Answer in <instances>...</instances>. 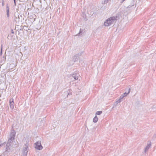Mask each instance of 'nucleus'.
Wrapping results in <instances>:
<instances>
[{
    "instance_id": "1",
    "label": "nucleus",
    "mask_w": 156,
    "mask_h": 156,
    "mask_svg": "<svg viewBox=\"0 0 156 156\" xmlns=\"http://www.w3.org/2000/svg\"><path fill=\"white\" fill-rule=\"evenodd\" d=\"M116 16H112L108 19L104 23L105 26L108 27L114 23L117 20Z\"/></svg>"
},
{
    "instance_id": "2",
    "label": "nucleus",
    "mask_w": 156,
    "mask_h": 156,
    "mask_svg": "<svg viewBox=\"0 0 156 156\" xmlns=\"http://www.w3.org/2000/svg\"><path fill=\"white\" fill-rule=\"evenodd\" d=\"M29 149V144L27 143L23 146L22 151V156H27Z\"/></svg>"
},
{
    "instance_id": "3",
    "label": "nucleus",
    "mask_w": 156,
    "mask_h": 156,
    "mask_svg": "<svg viewBox=\"0 0 156 156\" xmlns=\"http://www.w3.org/2000/svg\"><path fill=\"white\" fill-rule=\"evenodd\" d=\"M36 148L38 150H41L42 149L43 147L41 145V141H38L35 143Z\"/></svg>"
},
{
    "instance_id": "4",
    "label": "nucleus",
    "mask_w": 156,
    "mask_h": 156,
    "mask_svg": "<svg viewBox=\"0 0 156 156\" xmlns=\"http://www.w3.org/2000/svg\"><path fill=\"white\" fill-rule=\"evenodd\" d=\"M80 76V75L77 72H75L73 73L70 74L69 77H72L73 78H78Z\"/></svg>"
},
{
    "instance_id": "5",
    "label": "nucleus",
    "mask_w": 156,
    "mask_h": 156,
    "mask_svg": "<svg viewBox=\"0 0 156 156\" xmlns=\"http://www.w3.org/2000/svg\"><path fill=\"white\" fill-rule=\"evenodd\" d=\"M16 134V132L14 130H12L10 135V138L9 139L14 140Z\"/></svg>"
},
{
    "instance_id": "6",
    "label": "nucleus",
    "mask_w": 156,
    "mask_h": 156,
    "mask_svg": "<svg viewBox=\"0 0 156 156\" xmlns=\"http://www.w3.org/2000/svg\"><path fill=\"white\" fill-rule=\"evenodd\" d=\"M6 146L5 151L4 153L5 154H8V153L10 152L11 151V145H7V144H6Z\"/></svg>"
},
{
    "instance_id": "7",
    "label": "nucleus",
    "mask_w": 156,
    "mask_h": 156,
    "mask_svg": "<svg viewBox=\"0 0 156 156\" xmlns=\"http://www.w3.org/2000/svg\"><path fill=\"white\" fill-rule=\"evenodd\" d=\"M151 146V142H148L147 144L146 147L145 148L144 153H145L149 149Z\"/></svg>"
},
{
    "instance_id": "8",
    "label": "nucleus",
    "mask_w": 156,
    "mask_h": 156,
    "mask_svg": "<svg viewBox=\"0 0 156 156\" xmlns=\"http://www.w3.org/2000/svg\"><path fill=\"white\" fill-rule=\"evenodd\" d=\"M9 104L10 108L12 109H13L14 108V102L13 101V99H11L9 100Z\"/></svg>"
},
{
    "instance_id": "9",
    "label": "nucleus",
    "mask_w": 156,
    "mask_h": 156,
    "mask_svg": "<svg viewBox=\"0 0 156 156\" xmlns=\"http://www.w3.org/2000/svg\"><path fill=\"white\" fill-rule=\"evenodd\" d=\"M83 52H81L80 53L78 54L77 55H75L73 57V59L74 60V61H75L76 60H77L78 59V57L79 56V55H81V54Z\"/></svg>"
},
{
    "instance_id": "10",
    "label": "nucleus",
    "mask_w": 156,
    "mask_h": 156,
    "mask_svg": "<svg viewBox=\"0 0 156 156\" xmlns=\"http://www.w3.org/2000/svg\"><path fill=\"white\" fill-rule=\"evenodd\" d=\"M6 15L8 17H9V7L8 5H6Z\"/></svg>"
},
{
    "instance_id": "11",
    "label": "nucleus",
    "mask_w": 156,
    "mask_h": 156,
    "mask_svg": "<svg viewBox=\"0 0 156 156\" xmlns=\"http://www.w3.org/2000/svg\"><path fill=\"white\" fill-rule=\"evenodd\" d=\"M64 94L65 95H66L67 97L68 95H71L72 94L71 92L69 90L65 92L64 93Z\"/></svg>"
},
{
    "instance_id": "12",
    "label": "nucleus",
    "mask_w": 156,
    "mask_h": 156,
    "mask_svg": "<svg viewBox=\"0 0 156 156\" xmlns=\"http://www.w3.org/2000/svg\"><path fill=\"white\" fill-rule=\"evenodd\" d=\"M13 140H14L9 139L6 144H7V145H11V144L12 143Z\"/></svg>"
},
{
    "instance_id": "13",
    "label": "nucleus",
    "mask_w": 156,
    "mask_h": 156,
    "mask_svg": "<svg viewBox=\"0 0 156 156\" xmlns=\"http://www.w3.org/2000/svg\"><path fill=\"white\" fill-rule=\"evenodd\" d=\"M98 119L97 116L96 115L93 119V122L94 123H96L97 122Z\"/></svg>"
},
{
    "instance_id": "14",
    "label": "nucleus",
    "mask_w": 156,
    "mask_h": 156,
    "mask_svg": "<svg viewBox=\"0 0 156 156\" xmlns=\"http://www.w3.org/2000/svg\"><path fill=\"white\" fill-rule=\"evenodd\" d=\"M130 89H129L128 90V92H125L124 93L123 96H124V97L126 96L130 92Z\"/></svg>"
},
{
    "instance_id": "15",
    "label": "nucleus",
    "mask_w": 156,
    "mask_h": 156,
    "mask_svg": "<svg viewBox=\"0 0 156 156\" xmlns=\"http://www.w3.org/2000/svg\"><path fill=\"white\" fill-rule=\"evenodd\" d=\"M102 111H97L96 113V115H100L102 113Z\"/></svg>"
},
{
    "instance_id": "16",
    "label": "nucleus",
    "mask_w": 156,
    "mask_h": 156,
    "mask_svg": "<svg viewBox=\"0 0 156 156\" xmlns=\"http://www.w3.org/2000/svg\"><path fill=\"white\" fill-rule=\"evenodd\" d=\"M122 101V100H120V99H119L118 100H117L115 103H116V104H118L119 103H120V102H121Z\"/></svg>"
},
{
    "instance_id": "17",
    "label": "nucleus",
    "mask_w": 156,
    "mask_h": 156,
    "mask_svg": "<svg viewBox=\"0 0 156 156\" xmlns=\"http://www.w3.org/2000/svg\"><path fill=\"white\" fill-rule=\"evenodd\" d=\"M110 1V0H105L104 2L103 3V4H105L107 3L108 1Z\"/></svg>"
},
{
    "instance_id": "18",
    "label": "nucleus",
    "mask_w": 156,
    "mask_h": 156,
    "mask_svg": "<svg viewBox=\"0 0 156 156\" xmlns=\"http://www.w3.org/2000/svg\"><path fill=\"white\" fill-rule=\"evenodd\" d=\"M124 97V96L123 95H121L119 98V99L122 100V99Z\"/></svg>"
},
{
    "instance_id": "19",
    "label": "nucleus",
    "mask_w": 156,
    "mask_h": 156,
    "mask_svg": "<svg viewBox=\"0 0 156 156\" xmlns=\"http://www.w3.org/2000/svg\"><path fill=\"white\" fill-rule=\"evenodd\" d=\"M6 142H4V143H2V144H0V147H1L2 145H4L5 144Z\"/></svg>"
},
{
    "instance_id": "20",
    "label": "nucleus",
    "mask_w": 156,
    "mask_h": 156,
    "mask_svg": "<svg viewBox=\"0 0 156 156\" xmlns=\"http://www.w3.org/2000/svg\"><path fill=\"white\" fill-rule=\"evenodd\" d=\"M2 5L3 6L4 5V2L3 0H2Z\"/></svg>"
},
{
    "instance_id": "21",
    "label": "nucleus",
    "mask_w": 156,
    "mask_h": 156,
    "mask_svg": "<svg viewBox=\"0 0 156 156\" xmlns=\"http://www.w3.org/2000/svg\"><path fill=\"white\" fill-rule=\"evenodd\" d=\"M81 29H80V32H79V33L77 34V35H79V34L81 33Z\"/></svg>"
},
{
    "instance_id": "22",
    "label": "nucleus",
    "mask_w": 156,
    "mask_h": 156,
    "mask_svg": "<svg viewBox=\"0 0 156 156\" xmlns=\"http://www.w3.org/2000/svg\"><path fill=\"white\" fill-rule=\"evenodd\" d=\"M13 1L15 4V5L16 4V0H13Z\"/></svg>"
},
{
    "instance_id": "23",
    "label": "nucleus",
    "mask_w": 156,
    "mask_h": 156,
    "mask_svg": "<svg viewBox=\"0 0 156 156\" xmlns=\"http://www.w3.org/2000/svg\"><path fill=\"white\" fill-rule=\"evenodd\" d=\"M125 0H122L121 1V3H122L124 2V1H125Z\"/></svg>"
},
{
    "instance_id": "24",
    "label": "nucleus",
    "mask_w": 156,
    "mask_h": 156,
    "mask_svg": "<svg viewBox=\"0 0 156 156\" xmlns=\"http://www.w3.org/2000/svg\"><path fill=\"white\" fill-rule=\"evenodd\" d=\"M12 33L14 34V32L12 30Z\"/></svg>"
},
{
    "instance_id": "25",
    "label": "nucleus",
    "mask_w": 156,
    "mask_h": 156,
    "mask_svg": "<svg viewBox=\"0 0 156 156\" xmlns=\"http://www.w3.org/2000/svg\"><path fill=\"white\" fill-rule=\"evenodd\" d=\"M78 79H76V78H75L74 79L76 80H77Z\"/></svg>"
},
{
    "instance_id": "26",
    "label": "nucleus",
    "mask_w": 156,
    "mask_h": 156,
    "mask_svg": "<svg viewBox=\"0 0 156 156\" xmlns=\"http://www.w3.org/2000/svg\"><path fill=\"white\" fill-rule=\"evenodd\" d=\"M0 156H2V155H0Z\"/></svg>"
}]
</instances>
